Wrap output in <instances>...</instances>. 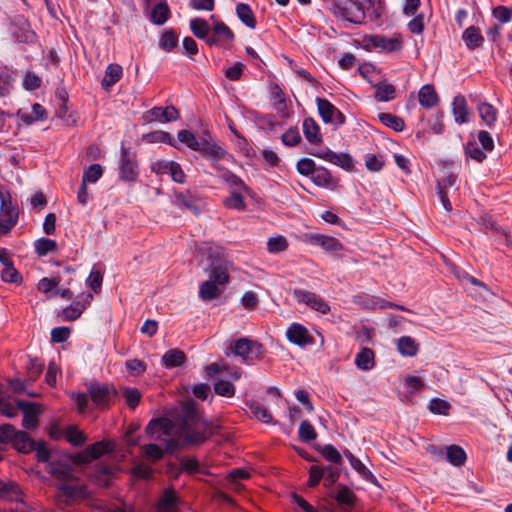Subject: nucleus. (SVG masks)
<instances>
[{"label":"nucleus","mask_w":512,"mask_h":512,"mask_svg":"<svg viewBox=\"0 0 512 512\" xmlns=\"http://www.w3.org/2000/svg\"><path fill=\"white\" fill-rule=\"evenodd\" d=\"M213 426L202 418L193 404L182 408V433L178 435L174 423L165 417L150 420L145 428L151 440L163 441L168 453H174L185 445H200L213 433Z\"/></svg>","instance_id":"1"},{"label":"nucleus","mask_w":512,"mask_h":512,"mask_svg":"<svg viewBox=\"0 0 512 512\" xmlns=\"http://www.w3.org/2000/svg\"><path fill=\"white\" fill-rule=\"evenodd\" d=\"M206 372L210 377L217 373H222L223 377H229L232 381H237L241 378V370L239 368H229L223 362L210 364L206 367ZM214 391L220 396L230 398L235 394V387L231 381L221 378L214 384Z\"/></svg>","instance_id":"2"},{"label":"nucleus","mask_w":512,"mask_h":512,"mask_svg":"<svg viewBox=\"0 0 512 512\" xmlns=\"http://www.w3.org/2000/svg\"><path fill=\"white\" fill-rule=\"evenodd\" d=\"M331 11L337 18L353 24H362L365 20L364 8L356 0H332Z\"/></svg>","instance_id":"3"},{"label":"nucleus","mask_w":512,"mask_h":512,"mask_svg":"<svg viewBox=\"0 0 512 512\" xmlns=\"http://www.w3.org/2000/svg\"><path fill=\"white\" fill-rule=\"evenodd\" d=\"M231 352L242 359V363L251 365L255 360L263 357V346L248 338H240L233 342L229 348Z\"/></svg>","instance_id":"4"},{"label":"nucleus","mask_w":512,"mask_h":512,"mask_svg":"<svg viewBox=\"0 0 512 512\" xmlns=\"http://www.w3.org/2000/svg\"><path fill=\"white\" fill-rule=\"evenodd\" d=\"M303 241L321 247L326 253L334 257H341L344 250L343 244L337 238L325 234L306 233L303 236Z\"/></svg>","instance_id":"5"},{"label":"nucleus","mask_w":512,"mask_h":512,"mask_svg":"<svg viewBox=\"0 0 512 512\" xmlns=\"http://www.w3.org/2000/svg\"><path fill=\"white\" fill-rule=\"evenodd\" d=\"M87 392L92 402L99 408L105 409L110 406L111 399L116 396L117 392L108 384H102L92 381L86 384Z\"/></svg>","instance_id":"6"},{"label":"nucleus","mask_w":512,"mask_h":512,"mask_svg":"<svg viewBox=\"0 0 512 512\" xmlns=\"http://www.w3.org/2000/svg\"><path fill=\"white\" fill-rule=\"evenodd\" d=\"M139 176L136 155L130 149L121 147L119 178L125 182H135Z\"/></svg>","instance_id":"7"},{"label":"nucleus","mask_w":512,"mask_h":512,"mask_svg":"<svg viewBox=\"0 0 512 512\" xmlns=\"http://www.w3.org/2000/svg\"><path fill=\"white\" fill-rule=\"evenodd\" d=\"M293 298L298 304H305L312 310L321 314H327L330 311L329 304L314 292L304 289H295L293 291Z\"/></svg>","instance_id":"8"},{"label":"nucleus","mask_w":512,"mask_h":512,"mask_svg":"<svg viewBox=\"0 0 512 512\" xmlns=\"http://www.w3.org/2000/svg\"><path fill=\"white\" fill-rule=\"evenodd\" d=\"M10 31L19 43L32 44L36 41V33L31 29L28 20L22 15H16L10 25Z\"/></svg>","instance_id":"9"},{"label":"nucleus","mask_w":512,"mask_h":512,"mask_svg":"<svg viewBox=\"0 0 512 512\" xmlns=\"http://www.w3.org/2000/svg\"><path fill=\"white\" fill-rule=\"evenodd\" d=\"M172 203L180 209L191 211L194 215H198L202 211L200 199L190 190L184 192L175 191Z\"/></svg>","instance_id":"10"},{"label":"nucleus","mask_w":512,"mask_h":512,"mask_svg":"<svg viewBox=\"0 0 512 512\" xmlns=\"http://www.w3.org/2000/svg\"><path fill=\"white\" fill-rule=\"evenodd\" d=\"M111 451V443L108 441H98L94 444L87 446L76 457V462L79 464L88 463L94 459H98L105 453Z\"/></svg>","instance_id":"11"},{"label":"nucleus","mask_w":512,"mask_h":512,"mask_svg":"<svg viewBox=\"0 0 512 512\" xmlns=\"http://www.w3.org/2000/svg\"><path fill=\"white\" fill-rule=\"evenodd\" d=\"M369 43L376 49L391 53L402 50L403 41L400 35L386 37L384 35H374L369 39Z\"/></svg>","instance_id":"12"},{"label":"nucleus","mask_w":512,"mask_h":512,"mask_svg":"<svg viewBox=\"0 0 512 512\" xmlns=\"http://www.w3.org/2000/svg\"><path fill=\"white\" fill-rule=\"evenodd\" d=\"M286 337L291 343L301 347L311 345L314 342L308 329L299 323H293L288 327Z\"/></svg>","instance_id":"13"},{"label":"nucleus","mask_w":512,"mask_h":512,"mask_svg":"<svg viewBox=\"0 0 512 512\" xmlns=\"http://www.w3.org/2000/svg\"><path fill=\"white\" fill-rule=\"evenodd\" d=\"M0 220L12 228L18 222V211L13 205L8 191L0 195Z\"/></svg>","instance_id":"14"},{"label":"nucleus","mask_w":512,"mask_h":512,"mask_svg":"<svg viewBox=\"0 0 512 512\" xmlns=\"http://www.w3.org/2000/svg\"><path fill=\"white\" fill-rule=\"evenodd\" d=\"M312 155L337 165L347 171H351L354 168V161L352 157L346 153L337 154L336 152L327 149L325 151L321 150L317 153H312Z\"/></svg>","instance_id":"15"},{"label":"nucleus","mask_w":512,"mask_h":512,"mask_svg":"<svg viewBox=\"0 0 512 512\" xmlns=\"http://www.w3.org/2000/svg\"><path fill=\"white\" fill-rule=\"evenodd\" d=\"M317 108L322 120L326 123L336 120L339 124L345 122L344 115L327 99L317 98Z\"/></svg>","instance_id":"16"},{"label":"nucleus","mask_w":512,"mask_h":512,"mask_svg":"<svg viewBox=\"0 0 512 512\" xmlns=\"http://www.w3.org/2000/svg\"><path fill=\"white\" fill-rule=\"evenodd\" d=\"M17 406L24 414L22 420L23 427L29 430L35 429L38 425L39 407L35 403L25 400H19Z\"/></svg>","instance_id":"17"},{"label":"nucleus","mask_w":512,"mask_h":512,"mask_svg":"<svg viewBox=\"0 0 512 512\" xmlns=\"http://www.w3.org/2000/svg\"><path fill=\"white\" fill-rule=\"evenodd\" d=\"M234 40V34L230 28L223 22H217L214 24L212 34L208 40V45H221L224 43H230Z\"/></svg>","instance_id":"18"},{"label":"nucleus","mask_w":512,"mask_h":512,"mask_svg":"<svg viewBox=\"0 0 512 512\" xmlns=\"http://www.w3.org/2000/svg\"><path fill=\"white\" fill-rule=\"evenodd\" d=\"M203 157L211 161H217L224 159L227 155V151L218 142H199L197 148Z\"/></svg>","instance_id":"19"},{"label":"nucleus","mask_w":512,"mask_h":512,"mask_svg":"<svg viewBox=\"0 0 512 512\" xmlns=\"http://www.w3.org/2000/svg\"><path fill=\"white\" fill-rule=\"evenodd\" d=\"M178 118V110L173 106L155 107L147 112L148 121L170 122Z\"/></svg>","instance_id":"20"},{"label":"nucleus","mask_w":512,"mask_h":512,"mask_svg":"<svg viewBox=\"0 0 512 512\" xmlns=\"http://www.w3.org/2000/svg\"><path fill=\"white\" fill-rule=\"evenodd\" d=\"M16 116L25 125H31L37 121L45 119L47 116V113H46L45 108L41 104L35 103L32 105L31 112H28L25 109H19L16 113Z\"/></svg>","instance_id":"21"},{"label":"nucleus","mask_w":512,"mask_h":512,"mask_svg":"<svg viewBox=\"0 0 512 512\" xmlns=\"http://www.w3.org/2000/svg\"><path fill=\"white\" fill-rule=\"evenodd\" d=\"M47 471L55 478L68 481L72 478V466L66 461L51 460L48 463Z\"/></svg>","instance_id":"22"},{"label":"nucleus","mask_w":512,"mask_h":512,"mask_svg":"<svg viewBox=\"0 0 512 512\" xmlns=\"http://www.w3.org/2000/svg\"><path fill=\"white\" fill-rule=\"evenodd\" d=\"M229 262H213L210 266L209 280L217 285H224L229 281L228 275Z\"/></svg>","instance_id":"23"},{"label":"nucleus","mask_w":512,"mask_h":512,"mask_svg":"<svg viewBox=\"0 0 512 512\" xmlns=\"http://www.w3.org/2000/svg\"><path fill=\"white\" fill-rule=\"evenodd\" d=\"M118 471L116 466L98 463L94 470V480L99 486L107 487L110 485L111 477Z\"/></svg>","instance_id":"24"},{"label":"nucleus","mask_w":512,"mask_h":512,"mask_svg":"<svg viewBox=\"0 0 512 512\" xmlns=\"http://www.w3.org/2000/svg\"><path fill=\"white\" fill-rule=\"evenodd\" d=\"M452 114L457 124H464L469 121V110L464 96H456L452 103Z\"/></svg>","instance_id":"25"},{"label":"nucleus","mask_w":512,"mask_h":512,"mask_svg":"<svg viewBox=\"0 0 512 512\" xmlns=\"http://www.w3.org/2000/svg\"><path fill=\"white\" fill-rule=\"evenodd\" d=\"M352 301L359 307L369 310L383 309L384 303V299L366 293H361L354 296Z\"/></svg>","instance_id":"26"},{"label":"nucleus","mask_w":512,"mask_h":512,"mask_svg":"<svg viewBox=\"0 0 512 512\" xmlns=\"http://www.w3.org/2000/svg\"><path fill=\"white\" fill-rule=\"evenodd\" d=\"M122 73L123 70L119 64H109L105 70V75L101 82L103 89L108 91L115 83L121 79Z\"/></svg>","instance_id":"27"},{"label":"nucleus","mask_w":512,"mask_h":512,"mask_svg":"<svg viewBox=\"0 0 512 512\" xmlns=\"http://www.w3.org/2000/svg\"><path fill=\"white\" fill-rule=\"evenodd\" d=\"M462 39L470 50L480 47L484 42V37L482 36L480 29L475 26H469L466 28L462 34Z\"/></svg>","instance_id":"28"},{"label":"nucleus","mask_w":512,"mask_h":512,"mask_svg":"<svg viewBox=\"0 0 512 512\" xmlns=\"http://www.w3.org/2000/svg\"><path fill=\"white\" fill-rule=\"evenodd\" d=\"M397 351L405 357H413L419 351V345L410 336H402L397 340L396 343Z\"/></svg>","instance_id":"29"},{"label":"nucleus","mask_w":512,"mask_h":512,"mask_svg":"<svg viewBox=\"0 0 512 512\" xmlns=\"http://www.w3.org/2000/svg\"><path fill=\"white\" fill-rule=\"evenodd\" d=\"M179 499L173 489H166L158 503V512H177Z\"/></svg>","instance_id":"30"},{"label":"nucleus","mask_w":512,"mask_h":512,"mask_svg":"<svg viewBox=\"0 0 512 512\" xmlns=\"http://www.w3.org/2000/svg\"><path fill=\"white\" fill-rule=\"evenodd\" d=\"M303 133L307 141L312 144H319L322 142L319 126L312 118H306L303 121Z\"/></svg>","instance_id":"31"},{"label":"nucleus","mask_w":512,"mask_h":512,"mask_svg":"<svg viewBox=\"0 0 512 512\" xmlns=\"http://www.w3.org/2000/svg\"><path fill=\"white\" fill-rule=\"evenodd\" d=\"M345 456L347 457L352 468L357 471L363 479L375 483L376 478L372 474V472L361 462L360 459L356 458L350 451L345 452Z\"/></svg>","instance_id":"32"},{"label":"nucleus","mask_w":512,"mask_h":512,"mask_svg":"<svg viewBox=\"0 0 512 512\" xmlns=\"http://www.w3.org/2000/svg\"><path fill=\"white\" fill-rule=\"evenodd\" d=\"M190 29L195 37L205 40L208 44L210 38V27L206 20L202 18H194L190 21Z\"/></svg>","instance_id":"33"},{"label":"nucleus","mask_w":512,"mask_h":512,"mask_svg":"<svg viewBox=\"0 0 512 512\" xmlns=\"http://www.w3.org/2000/svg\"><path fill=\"white\" fill-rule=\"evenodd\" d=\"M419 103L425 108H432L438 102V96L433 86L424 85L418 93Z\"/></svg>","instance_id":"34"},{"label":"nucleus","mask_w":512,"mask_h":512,"mask_svg":"<svg viewBox=\"0 0 512 512\" xmlns=\"http://www.w3.org/2000/svg\"><path fill=\"white\" fill-rule=\"evenodd\" d=\"M312 181L320 187L330 188L336 185V181L330 171L324 167L316 168L312 174Z\"/></svg>","instance_id":"35"},{"label":"nucleus","mask_w":512,"mask_h":512,"mask_svg":"<svg viewBox=\"0 0 512 512\" xmlns=\"http://www.w3.org/2000/svg\"><path fill=\"white\" fill-rule=\"evenodd\" d=\"M185 360V353L179 349H170L162 357V362L167 368L181 366Z\"/></svg>","instance_id":"36"},{"label":"nucleus","mask_w":512,"mask_h":512,"mask_svg":"<svg viewBox=\"0 0 512 512\" xmlns=\"http://www.w3.org/2000/svg\"><path fill=\"white\" fill-rule=\"evenodd\" d=\"M466 452L458 445H450L446 447V459L454 466H461L466 461Z\"/></svg>","instance_id":"37"},{"label":"nucleus","mask_w":512,"mask_h":512,"mask_svg":"<svg viewBox=\"0 0 512 512\" xmlns=\"http://www.w3.org/2000/svg\"><path fill=\"white\" fill-rule=\"evenodd\" d=\"M374 352L370 348H363L355 358V365L361 370H370L374 367Z\"/></svg>","instance_id":"38"},{"label":"nucleus","mask_w":512,"mask_h":512,"mask_svg":"<svg viewBox=\"0 0 512 512\" xmlns=\"http://www.w3.org/2000/svg\"><path fill=\"white\" fill-rule=\"evenodd\" d=\"M477 110L483 122L491 128L497 120V110L487 102L480 103Z\"/></svg>","instance_id":"39"},{"label":"nucleus","mask_w":512,"mask_h":512,"mask_svg":"<svg viewBox=\"0 0 512 512\" xmlns=\"http://www.w3.org/2000/svg\"><path fill=\"white\" fill-rule=\"evenodd\" d=\"M12 444L19 452L22 453H29L30 451L34 450L36 445V443L29 437L26 432L20 430Z\"/></svg>","instance_id":"40"},{"label":"nucleus","mask_w":512,"mask_h":512,"mask_svg":"<svg viewBox=\"0 0 512 512\" xmlns=\"http://www.w3.org/2000/svg\"><path fill=\"white\" fill-rule=\"evenodd\" d=\"M250 477L249 471L243 468H237L233 469L226 477L227 483L229 484L230 488L235 491H240L243 486L239 482L243 479H248Z\"/></svg>","instance_id":"41"},{"label":"nucleus","mask_w":512,"mask_h":512,"mask_svg":"<svg viewBox=\"0 0 512 512\" xmlns=\"http://www.w3.org/2000/svg\"><path fill=\"white\" fill-rule=\"evenodd\" d=\"M222 293V290L218 287L214 281H204L199 288V296L205 300L210 301L219 297Z\"/></svg>","instance_id":"42"},{"label":"nucleus","mask_w":512,"mask_h":512,"mask_svg":"<svg viewBox=\"0 0 512 512\" xmlns=\"http://www.w3.org/2000/svg\"><path fill=\"white\" fill-rule=\"evenodd\" d=\"M378 118L383 125L396 132H401L405 128L404 120L397 115L391 113H380Z\"/></svg>","instance_id":"43"},{"label":"nucleus","mask_w":512,"mask_h":512,"mask_svg":"<svg viewBox=\"0 0 512 512\" xmlns=\"http://www.w3.org/2000/svg\"><path fill=\"white\" fill-rule=\"evenodd\" d=\"M170 10L166 2L156 4L151 12V20L156 25H163L169 18Z\"/></svg>","instance_id":"44"},{"label":"nucleus","mask_w":512,"mask_h":512,"mask_svg":"<svg viewBox=\"0 0 512 512\" xmlns=\"http://www.w3.org/2000/svg\"><path fill=\"white\" fill-rule=\"evenodd\" d=\"M236 13L238 18L249 28L254 29L256 27V19L249 5L239 3L236 6Z\"/></svg>","instance_id":"45"},{"label":"nucleus","mask_w":512,"mask_h":512,"mask_svg":"<svg viewBox=\"0 0 512 512\" xmlns=\"http://www.w3.org/2000/svg\"><path fill=\"white\" fill-rule=\"evenodd\" d=\"M160 443H162L165 448H161L160 446H158L157 444L155 443H150V444H146V445H143L141 446V450L143 452V455L148 459V460H151V461H157V460H160L163 458L164 456V453L165 452H168L166 450V444L165 442L163 441H159Z\"/></svg>","instance_id":"46"},{"label":"nucleus","mask_w":512,"mask_h":512,"mask_svg":"<svg viewBox=\"0 0 512 512\" xmlns=\"http://www.w3.org/2000/svg\"><path fill=\"white\" fill-rule=\"evenodd\" d=\"M335 499L342 509L350 510L355 504L356 496L349 488L343 487L338 491Z\"/></svg>","instance_id":"47"},{"label":"nucleus","mask_w":512,"mask_h":512,"mask_svg":"<svg viewBox=\"0 0 512 512\" xmlns=\"http://www.w3.org/2000/svg\"><path fill=\"white\" fill-rule=\"evenodd\" d=\"M248 406H249V409H250L251 413L259 421H261L263 423H271L272 422V415H271V413L260 402H258V401H251L248 404Z\"/></svg>","instance_id":"48"},{"label":"nucleus","mask_w":512,"mask_h":512,"mask_svg":"<svg viewBox=\"0 0 512 512\" xmlns=\"http://www.w3.org/2000/svg\"><path fill=\"white\" fill-rule=\"evenodd\" d=\"M1 279L2 281L6 283H12V284H21L23 281V278L21 274L17 271V269L14 267V263H10V265L4 266L1 270Z\"/></svg>","instance_id":"49"},{"label":"nucleus","mask_w":512,"mask_h":512,"mask_svg":"<svg viewBox=\"0 0 512 512\" xmlns=\"http://www.w3.org/2000/svg\"><path fill=\"white\" fill-rule=\"evenodd\" d=\"M376 100L387 102L395 98V87L392 84L380 83L376 86Z\"/></svg>","instance_id":"50"},{"label":"nucleus","mask_w":512,"mask_h":512,"mask_svg":"<svg viewBox=\"0 0 512 512\" xmlns=\"http://www.w3.org/2000/svg\"><path fill=\"white\" fill-rule=\"evenodd\" d=\"M244 192H231L230 195L224 199L223 204L226 208L235 210H244L246 204L243 198Z\"/></svg>","instance_id":"51"},{"label":"nucleus","mask_w":512,"mask_h":512,"mask_svg":"<svg viewBox=\"0 0 512 512\" xmlns=\"http://www.w3.org/2000/svg\"><path fill=\"white\" fill-rule=\"evenodd\" d=\"M57 249V244L53 239L40 238L35 242V252L39 256H45Z\"/></svg>","instance_id":"52"},{"label":"nucleus","mask_w":512,"mask_h":512,"mask_svg":"<svg viewBox=\"0 0 512 512\" xmlns=\"http://www.w3.org/2000/svg\"><path fill=\"white\" fill-rule=\"evenodd\" d=\"M102 174V166L100 164H92L87 169L84 170L82 182L84 184L95 183L101 178Z\"/></svg>","instance_id":"53"},{"label":"nucleus","mask_w":512,"mask_h":512,"mask_svg":"<svg viewBox=\"0 0 512 512\" xmlns=\"http://www.w3.org/2000/svg\"><path fill=\"white\" fill-rule=\"evenodd\" d=\"M178 44V36L173 30H165L161 35L159 46L166 51H171Z\"/></svg>","instance_id":"54"},{"label":"nucleus","mask_w":512,"mask_h":512,"mask_svg":"<svg viewBox=\"0 0 512 512\" xmlns=\"http://www.w3.org/2000/svg\"><path fill=\"white\" fill-rule=\"evenodd\" d=\"M298 435L299 439L303 442H310L317 438V433L308 420H304L300 423Z\"/></svg>","instance_id":"55"},{"label":"nucleus","mask_w":512,"mask_h":512,"mask_svg":"<svg viewBox=\"0 0 512 512\" xmlns=\"http://www.w3.org/2000/svg\"><path fill=\"white\" fill-rule=\"evenodd\" d=\"M13 77L6 68H0V97H6L10 94Z\"/></svg>","instance_id":"56"},{"label":"nucleus","mask_w":512,"mask_h":512,"mask_svg":"<svg viewBox=\"0 0 512 512\" xmlns=\"http://www.w3.org/2000/svg\"><path fill=\"white\" fill-rule=\"evenodd\" d=\"M224 179L226 184L231 188V192H245L249 194L250 189L237 175L233 173H228Z\"/></svg>","instance_id":"57"},{"label":"nucleus","mask_w":512,"mask_h":512,"mask_svg":"<svg viewBox=\"0 0 512 512\" xmlns=\"http://www.w3.org/2000/svg\"><path fill=\"white\" fill-rule=\"evenodd\" d=\"M450 407V404L446 400L440 398L431 399L428 405L431 413L439 415H448Z\"/></svg>","instance_id":"58"},{"label":"nucleus","mask_w":512,"mask_h":512,"mask_svg":"<svg viewBox=\"0 0 512 512\" xmlns=\"http://www.w3.org/2000/svg\"><path fill=\"white\" fill-rule=\"evenodd\" d=\"M288 242L284 236L271 237L267 242V249L270 253H279L287 249Z\"/></svg>","instance_id":"59"},{"label":"nucleus","mask_w":512,"mask_h":512,"mask_svg":"<svg viewBox=\"0 0 512 512\" xmlns=\"http://www.w3.org/2000/svg\"><path fill=\"white\" fill-rule=\"evenodd\" d=\"M123 397L130 409L136 408L141 399V393L137 388L126 387L123 390Z\"/></svg>","instance_id":"60"},{"label":"nucleus","mask_w":512,"mask_h":512,"mask_svg":"<svg viewBox=\"0 0 512 512\" xmlns=\"http://www.w3.org/2000/svg\"><path fill=\"white\" fill-rule=\"evenodd\" d=\"M66 439L74 446H80L86 441L83 431L74 426H69L66 430Z\"/></svg>","instance_id":"61"},{"label":"nucleus","mask_w":512,"mask_h":512,"mask_svg":"<svg viewBox=\"0 0 512 512\" xmlns=\"http://www.w3.org/2000/svg\"><path fill=\"white\" fill-rule=\"evenodd\" d=\"M321 453L323 455V457L334 463V464H341L342 462V456L341 454L338 452V450L331 444H326L322 447L321 449Z\"/></svg>","instance_id":"62"},{"label":"nucleus","mask_w":512,"mask_h":512,"mask_svg":"<svg viewBox=\"0 0 512 512\" xmlns=\"http://www.w3.org/2000/svg\"><path fill=\"white\" fill-rule=\"evenodd\" d=\"M174 162L175 161L164 160V159L156 160L151 163L150 169L153 173H155L157 175L170 174V170H171L170 166H172L174 164Z\"/></svg>","instance_id":"63"},{"label":"nucleus","mask_w":512,"mask_h":512,"mask_svg":"<svg viewBox=\"0 0 512 512\" xmlns=\"http://www.w3.org/2000/svg\"><path fill=\"white\" fill-rule=\"evenodd\" d=\"M282 143L286 146H296L301 141V136L297 128H289L281 136Z\"/></svg>","instance_id":"64"}]
</instances>
